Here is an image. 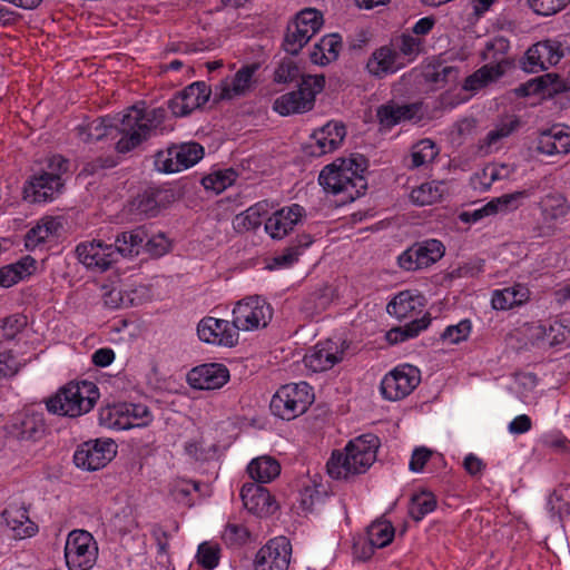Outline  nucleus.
I'll list each match as a JSON object with an SVG mask.
<instances>
[{
	"label": "nucleus",
	"mask_w": 570,
	"mask_h": 570,
	"mask_svg": "<svg viewBox=\"0 0 570 570\" xmlns=\"http://www.w3.org/2000/svg\"><path fill=\"white\" fill-rule=\"evenodd\" d=\"M104 303L109 308H118L121 306H128L131 299L128 296H124L122 292L118 288H111L104 293Z\"/></svg>",
	"instance_id": "69168bd1"
},
{
	"label": "nucleus",
	"mask_w": 570,
	"mask_h": 570,
	"mask_svg": "<svg viewBox=\"0 0 570 570\" xmlns=\"http://www.w3.org/2000/svg\"><path fill=\"white\" fill-rule=\"evenodd\" d=\"M249 476L258 483H268L278 476L279 463L271 456L254 459L247 466Z\"/></svg>",
	"instance_id": "4c0bfd02"
},
{
	"label": "nucleus",
	"mask_w": 570,
	"mask_h": 570,
	"mask_svg": "<svg viewBox=\"0 0 570 570\" xmlns=\"http://www.w3.org/2000/svg\"><path fill=\"white\" fill-rule=\"evenodd\" d=\"M535 150L548 156L568 154L570 151V128L563 125H553L541 131L537 139Z\"/></svg>",
	"instance_id": "a878e982"
},
{
	"label": "nucleus",
	"mask_w": 570,
	"mask_h": 570,
	"mask_svg": "<svg viewBox=\"0 0 570 570\" xmlns=\"http://www.w3.org/2000/svg\"><path fill=\"white\" fill-rule=\"evenodd\" d=\"M257 63L243 66L229 80H224L219 85V92L216 96L220 100H229L238 96H243L250 88L252 79L254 73L258 69Z\"/></svg>",
	"instance_id": "7c9ffc66"
},
{
	"label": "nucleus",
	"mask_w": 570,
	"mask_h": 570,
	"mask_svg": "<svg viewBox=\"0 0 570 570\" xmlns=\"http://www.w3.org/2000/svg\"><path fill=\"white\" fill-rule=\"evenodd\" d=\"M248 537V530L244 525L230 522L226 524L222 533L223 541L230 547L246 543Z\"/></svg>",
	"instance_id": "4d7b16f0"
},
{
	"label": "nucleus",
	"mask_w": 570,
	"mask_h": 570,
	"mask_svg": "<svg viewBox=\"0 0 570 570\" xmlns=\"http://www.w3.org/2000/svg\"><path fill=\"white\" fill-rule=\"evenodd\" d=\"M531 194L528 190H518L511 194H504L488 202V209L493 210L494 215L499 213H509L517 210L522 200Z\"/></svg>",
	"instance_id": "a19ab883"
},
{
	"label": "nucleus",
	"mask_w": 570,
	"mask_h": 570,
	"mask_svg": "<svg viewBox=\"0 0 570 570\" xmlns=\"http://www.w3.org/2000/svg\"><path fill=\"white\" fill-rule=\"evenodd\" d=\"M322 500L321 492L315 487H305L298 497L299 507L304 512L313 510L316 502Z\"/></svg>",
	"instance_id": "680f3d73"
},
{
	"label": "nucleus",
	"mask_w": 570,
	"mask_h": 570,
	"mask_svg": "<svg viewBox=\"0 0 570 570\" xmlns=\"http://www.w3.org/2000/svg\"><path fill=\"white\" fill-rule=\"evenodd\" d=\"M124 414L129 416L130 429L144 426L151 421V413L144 404H122Z\"/></svg>",
	"instance_id": "864d4df0"
},
{
	"label": "nucleus",
	"mask_w": 570,
	"mask_h": 570,
	"mask_svg": "<svg viewBox=\"0 0 570 570\" xmlns=\"http://www.w3.org/2000/svg\"><path fill=\"white\" fill-rule=\"evenodd\" d=\"M99 391L95 383L70 382L46 401L47 410L52 414L77 417L88 413L97 400Z\"/></svg>",
	"instance_id": "20e7f679"
},
{
	"label": "nucleus",
	"mask_w": 570,
	"mask_h": 570,
	"mask_svg": "<svg viewBox=\"0 0 570 570\" xmlns=\"http://www.w3.org/2000/svg\"><path fill=\"white\" fill-rule=\"evenodd\" d=\"M237 178V173L232 169L218 170L209 174L202 179V185L205 189H210L216 194L224 191L227 187L233 185Z\"/></svg>",
	"instance_id": "de8ad7c7"
},
{
	"label": "nucleus",
	"mask_w": 570,
	"mask_h": 570,
	"mask_svg": "<svg viewBox=\"0 0 570 570\" xmlns=\"http://www.w3.org/2000/svg\"><path fill=\"white\" fill-rule=\"evenodd\" d=\"M1 515L19 538L31 537L36 531L35 524L29 520L28 511L23 507L9 505Z\"/></svg>",
	"instance_id": "c9c22d12"
},
{
	"label": "nucleus",
	"mask_w": 570,
	"mask_h": 570,
	"mask_svg": "<svg viewBox=\"0 0 570 570\" xmlns=\"http://www.w3.org/2000/svg\"><path fill=\"white\" fill-rule=\"evenodd\" d=\"M430 323L431 318L428 316H424L420 320H414L405 324L403 327H397L389 331L386 334V338L389 340L390 343L404 342L409 338L417 336L420 332L428 328Z\"/></svg>",
	"instance_id": "37998d69"
},
{
	"label": "nucleus",
	"mask_w": 570,
	"mask_h": 570,
	"mask_svg": "<svg viewBox=\"0 0 570 570\" xmlns=\"http://www.w3.org/2000/svg\"><path fill=\"white\" fill-rule=\"evenodd\" d=\"M529 7L540 16H552L563 10L570 0H527Z\"/></svg>",
	"instance_id": "5fc2aeb1"
},
{
	"label": "nucleus",
	"mask_w": 570,
	"mask_h": 570,
	"mask_svg": "<svg viewBox=\"0 0 570 570\" xmlns=\"http://www.w3.org/2000/svg\"><path fill=\"white\" fill-rule=\"evenodd\" d=\"M212 94L205 81H196L177 92L168 100V109L176 117H184L203 107Z\"/></svg>",
	"instance_id": "6ab92c4d"
},
{
	"label": "nucleus",
	"mask_w": 570,
	"mask_h": 570,
	"mask_svg": "<svg viewBox=\"0 0 570 570\" xmlns=\"http://www.w3.org/2000/svg\"><path fill=\"white\" fill-rule=\"evenodd\" d=\"M444 191L445 184L443 181L424 183L411 191L410 198L414 204L425 206L439 202Z\"/></svg>",
	"instance_id": "58836bf2"
},
{
	"label": "nucleus",
	"mask_w": 570,
	"mask_h": 570,
	"mask_svg": "<svg viewBox=\"0 0 570 570\" xmlns=\"http://www.w3.org/2000/svg\"><path fill=\"white\" fill-rule=\"evenodd\" d=\"M422 104L413 102L405 105H397L393 101L381 105L376 110V117L382 128L391 129L402 121L420 119Z\"/></svg>",
	"instance_id": "cd10ccee"
},
{
	"label": "nucleus",
	"mask_w": 570,
	"mask_h": 570,
	"mask_svg": "<svg viewBox=\"0 0 570 570\" xmlns=\"http://www.w3.org/2000/svg\"><path fill=\"white\" fill-rule=\"evenodd\" d=\"M436 507L435 497L431 492L422 491L411 498L409 514L415 521H421Z\"/></svg>",
	"instance_id": "49530a36"
},
{
	"label": "nucleus",
	"mask_w": 570,
	"mask_h": 570,
	"mask_svg": "<svg viewBox=\"0 0 570 570\" xmlns=\"http://www.w3.org/2000/svg\"><path fill=\"white\" fill-rule=\"evenodd\" d=\"M367 167L366 158L361 154H352L348 158H337L325 166L320 176L318 183L326 191L334 195H344L345 200L353 202L361 197L367 183L363 176Z\"/></svg>",
	"instance_id": "f03ea898"
},
{
	"label": "nucleus",
	"mask_w": 570,
	"mask_h": 570,
	"mask_svg": "<svg viewBox=\"0 0 570 570\" xmlns=\"http://www.w3.org/2000/svg\"><path fill=\"white\" fill-rule=\"evenodd\" d=\"M267 213V203H257L238 214L233 224L238 232L250 230L261 226L262 217Z\"/></svg>",
	"instance_id": "ea45409f"
},
{
	"label": "nucleus",
	"mask_w": 570,
	"mask_h": 570,
	"mask_svg": "<svg viewBox=\"0 0 570 570\" xmlns=\"http://www.w3.org/2000/svg\"><path fill=\"white\" fill-rule=\"evenodd\" d=\"M563 57L561 43L556 40H544L533 45L527 51L524 69L538 72L557 65Z\"/></svg>",
	"instance_id": "5701e85b"
},
{
	"label": "nucleus",
	"mask_w": 570,
	"mask_h": 570,
	"mask_svg": "<svg viewBox=\"0 0 570 570\" xmlns=\"http://www.w3.org/2000/svg\"><path fill=\"white\" fill-rule=\"evenodd\" d=\"M197 334L203 342L228 347L236 345L239 336L232 322L210 316L198 323Z\"/></svg>",
	"instance_id": "412c9836"
},
{
	"label": "nucleus",
	"mask_w": 570,
	"mask_h": 570,
	"mask_svg": "<svg viewBox=\"0 0 570 570\" xmlns=\"http://www.w3.org/2000/svg\"><path fill=\"white\" fill-rule=\"evenodd\" d=\"M432 455V451L428 448L421 446L416 448L411 456L409 469L412 472H421L426 464V462L430 460Z\"/></svg>",
	"instance_id": "e2e57ef3"
},
{
	"label": "nucleus",
	"mask_w": 570,
	"mask_h": 570,
	"mask_svg": "<svg viewBox=\"0 0 570 570\" xmlns=\"http://www.w3.org/2000/svg\"><path fill=\"white\" fill-rule=\"evenodd\" d=\"M417 298L410 291L400 292L387 304L386 311L399 320L406 318L415 309Z\"/></svg>",
	"instance_id": "c03bdc74"
},
{
	"label": "nucleus",
	"mask_w": 570,
	"mask_h": 570,
	"mask_svg": "<svg viewBox=\"0 0 570 570\" xmlns=\"http://www.w3.org/2000/svg\"><path fill=\"white\" fill-rule=\"evenodd\" d=\"M46 432L45 413L35 407H26L18 413L10 426V433L20 441H39Z\"/></svg>",
	"instance_id": "aec40b11"
},
{
	"label": "nucleus",
	"mask_w": 570,
	"mask_h": 570,
	"mask_svg": "<svg viewBox=\"0 0 570 570\" xmlns=\"http://www.w3.org/2000/svg\"><path fill=\"white\" fill-rule=\"evenodd\" d=\"M346 136L345 126L342 122L330 121L312 135L313 144L308 146L311 156L320 157L336 150Z\"/></svg>",
	"instance_id": "b1692460"
},
{
	"label": "nucleus",
	"mask_w": 570,
	"mask_h": 570,
	"mask_svg": "<svg viewBox=\"0 0 570 570\" xmlns=\"http://www.w3.org/2000/svg\"><path fill=\"white\" fill-rule=\"evenodd\" d=\"M50 238L48 234V228L45 229L40 224L31 228L26 235V247L28 249H33L38 245L47 242Z\"/></svg>",
	"instance_id": "0e129e2a"
},
{
	"label": "nucleus",
	"mask_w": 570,
	"mask_h": 570,
	"mask_svg": "<svg viewBox=\"0 0 570 570\" xmlns=\"http://www.w3.org/2000/svg\"><path fill=\"white\" fill-rule=\"evenodd\" d=\"M292 546L286 537L271 539L262 547L255 558V570H287Z\"/></svg>",
	"instance_id": "a211bd4d"
},
{
	"label": "nucleus",
	"mask_w": 570,
	"mask_h": 570,
	"mask_svg": "<svg viewBox=\"0 0 570 570\" xmlns=\"http://www.w3.org/2000/svg\"><path fill=\"white\" fill-rule=\"evenodd\" d=\"M203 157L204 148L198 142L171 144L155 154L154 166L159 173L174 174L194 166Z\"/></svg>",
	"instance_id": "9d476101"
},
{
	"label": "nucleus",
	"mask_w": 570,
	"mask_h": 570,
	"mask_svg": "<svg viewBox=\"0 0 570 570\" xmlns=\"http://www.w3.org/2000/svg\"><path fill=\"white\" fill-rule=\"evenodd\" d=\"M342 47V37L338 33L326 35L313 46L309 59L315 65L326 66L338 58Z\"/></svg>",
	"instance_id": "2f4dec72"
},
{
	"label": "nucleus",
	"mask_w": 570,
	"mask_h": 570,
	"mask_svg": "<svg viewBox=\"0 0 570 570\" xmlns=\"http://www.w3.org/2000/svg\"><path fill=\"white\" fill-rule=\"evenodd\" d=\"M350 344L344 340L318 342L304 356L305 366L313 372H324L343 361Z\"/></svg>",
	"instance_id": "dca6fc26"
},
{
	"label": "nucleus",
	"mask_w": 570,
	"mask_h": 570,
	"mask_svg": "<svg viewBox=\"0 0 570 570\" xmlns=\"http://www.w3.org/2000/svg\"><path fill=\"white\" fill-rule=\"evenodd\" d=\"M379 439L373 434L361 435L347 443L345 452L334 451L326 468L333 479H347L364 473L375 461Z\"/></svg>",
	"instance_id": "7ed1b4c3"
},
{
	"label": "nucleus",
	"mask_w": 570,
	"mask_h": 570,
	"mask_svg": "<svg viewBox=\"0 0 570 570\" xmlns=\"http://www.w3.org/2000/svg\"><path fill=\"white\" fill-rule=\"evenodd\" d=\"M529 296L530 291L527 286L515 284L503 289H495L492 294L491 304L494 309L507 311L524 304Z\"/></svg>",
	"instance_id": "f704fd0d"
},
{
	"label": "nucleus",
	"mask_w": 570,
	"mask_h": 570,
	"mask_svg": "<svg viewBox=\"0 0 570 570\" xmlns=\"http://www.w3.org/2000/svg\"><path fill=\"white\" fill-rule=\"evenodd\" d=\"M75 253L79 263L95 272H106L117 262L114 245L106 244L100 239L78 244Z\"/></svg>",
	"instance_id": "f3484780"
},
{
	"label": "nucleus",
	"mask_w": 570,
	"mask_h": 570,
	"mask_svg": "<svg viewBox=\"0 0 570 570\" xmlns=\"http://www.w3.org/2000/svg\"><path fill=\"white\" fill-rule=\"evenodd\" d=\"M471 332V322L463 320L456 325H450L442 334V338L452 344H458L468 338Z\"/></svg>",
	"instance_id": "13d9d810"
},
{
	"label": "nucleus",
	"mask_w": 570,
	"mask_h": 570,
	"mask_svg": "<svg viewBox=\"0 0 570 570\" xmlns=\"http://www.w3.org/2000/svg\"><path fill=\"white\" fill-rule=\"evenodd\" d=\"M540 94L552 96L568 89L566 81L558 73H546L534 78Z\"/></svg>",
	"instance_id": "8fccbe9b"
},
{
	"label": "nucleus",
	"mask_w": 570,
	"mask_h": 570,
	"mask_svg": "<svg viewBox=\"0 0 570 570\" xmlns=\"http://www.w3.org/2000/svg\"><path fill=\"white\" fill-rule=\"evenodd\" d=\"M510 43L504 38H495L488 42L482 52V58L489 61V63L469 76L463 88L469 91H475L502 77L510 66V61L507 58Z\"/></svg>",
	"instance_id": "423d86ee"
},
{
	"label": "nucleus",
	"mask_w": 570,
	"mask_h": 570,
	"mask_svg": "<svg viewBox=\"0 0 570 570\" xmlns=\"http://www.w3.org/2000/svg\"><path fill=\"white\" fill-rule=\"evenodd\" d=\"M445 253V247L438 239L417 242L404 250L397 258V263L404 271L413 272L426 268L440 261Z\"/></svg>",
	"instance_id": "4468645a"
},
{
	"label": "nucleus",
	"mask_w": 570,
	"mask_h": 570,
	"mask_svg": "<svg viewBox=\"0 0 570 570\" xmlns=\"http://www.w3.org/2000/svg\"><path fill=\"white\" fill-rule=\"evenodd\" d=\"M314 402L312 386L306 382L281 386L271 400V411L283 420H293L304 414Z\"/></svg>",
	"instance_id": "0eeeda50"
},
{
	"label": "nucleus",
	"mask_w": 570,
	"mask_h": 570,
	"mask_svg": "<svg viewBox=\"0 0 570 570\" xmlns=\"http://www.w3.org/2000/svg\"><path fill=\"white\" fill-rule=\"evenodd\" d=\"M439 155V148L435 142L429 138L414 144L411 153L405 158L404 164L409 169H416L431 164Z\"/></svg>",
	"instance_id": "e433bc0d"
},
{
	"label": "nucleus",
	"mask_w": 570,
	"mask_h": 570,
	"mask_svg": "<svg viewBox=\"0 0 570 570\" xmlns=\"http://www.w3.org/2000/svg\"><path fill=\"white\" fill-rule=\"evenodd\" d=\"M367 541L362 547V552L358 553L357 546L355 552L358 558L368 559L376 548H384L390 544L394 538V528L391 522L385 520H376L372 522L366 530Z\"/></svg>",
	"instance_id": "c85d7f7f"
},
{
	"label": "nucleus",
	"mask_w": 570,
	"mask_h": 570,
	"mask_svg": "<svg viewBox=\"0 0 570 570\" xmlns=\"http://www.w3.org/2000/svg\"><path fill=\"white\" fill-rule=\"evenodd\" d=\"M37 269V261L30 255L23 256L13 264L0 268V286L8 288L32 275Z\"/></svg>",
	"instance_id": "72a5a7b5"
},
{
	"label": "nucleus",
	"mask_w": 570,
	"mask_h": 570,
	"mask_svg": "<svg viewBox=\"0 0 570 570\" xmlns=\"http://www.w3.org/2000/svg\"><path fill=\"white\" fill-rule=\"evenodd\" d=\"M116 449V443L110 439L90 440L78 446L73 454V462L85 471H96L112 460Z\"/></svg>",
	"instance_id": "ddd939ff"
},
{
	"label": "nucleus",
	"mask_w": 570,
	"mask_h": 570,
	"mask_svg": "<svg viewBox=\"0 0 570 570\" xmlns=\"http://www.w3.org/2000/svg\"><path fill=\"white\" fill-rule=\"evenodd\" d=\"M19 370V364L11 352L0 354V375L12 376Z\"/></svg>",
	"instance_id": "338daca9"
},
{
	"label": "nucleus",
	"mask_w": 570,
	"mask_h": 570,
	"mask_svg": "<svg viewBox=\"0 0 570 570\" xmlns=\"http://www.w3.org/2000/svg\"><path fill=\"white\" fill-rule=\"evenodd\" d=\"M6 340H13L27 325L26 316L13 314L0 320Z\"/></svg>",
	"instance_id": "bf43d9fd"
},
{
	"label": "nucleus",
	"mask_w": 570,
	"mask_h": 570,
	"mask_svg": "<svg viewBox=\"0 0 570 570\" xmlns=\"http://www.w3.org/2000/svg\"><path fill=\"white\" fill-rule=\"evenodd\" d=\"M69 161L60 155L51 156L46 169L35 175L23 188L24 199L31 203L52 200L63 187L61 175L68 170Z\"/></svg>",
	"instance_id": "39448f33"
},
{
	"label": "nucleus",
	"mask_w": 570,
	"mask_h": 570,
	"mask_svg": "<svg viewBox=\"0 0 570 570\" xmlns=\"http://www.w3.org/2000/svg\"><path fill=\"white\" fill-rule=\"evenodd\" d=\"M99 422L109 429H130L129 416L124 414L122 404L106 406L99 411Z\"/></svg>",
	"instance_id": "79ce46f5"
},
{
	"label": "nucleus",
	"mask_w": 570,
	"mask_h": 570,
	"mask_svg": "<svg viewBox=\"0 0 570 570\" xmlns=\"http://www.w3.org/2000/svg\"><path fill=\"white\" fill-rule=\"evenodd\" d=\"M420 380V371L416 367L409 364L399 366L383 377L381 393L386 400H401L419 385Z\"/></svg>",
	"instance_id": "2eb2a0df"
},
{
	"label": "nucleus",
	"mask_w": 570,
	"mask_h": 570,
	"mask_svg": "<svg viewBox=\"0 0 570 570\" xmlns=\"http://www.w3.org/2000/svg\"><path fill=\"white\" fill-rule=\"evenodd\" d=\"M220 548L217 543L203 542L197 550V562L206 570H213L218 566Z\"/></svg>",
	"instance_id": "09e8293b"
},
{
	"label": "nucleus",
	"mask_w": 570,
	"mask_h": 570,
	"mask_svg": "<svg viewBox=\"0 0 570 570\" xmlns=\"http://www.w3.org/2000/svg\"><path fill=\"white\" fill-rule=\"evenodd\" d=\"M304 77L301 73L298 66L291 59L283 60L274 72V80L278 83H287L297 80H302Z\"/></svg>",
	"instance_id": "6e6d98bb"
},
{
	"label": "nucleus",
	"mask_w": 570,
	"mask_h": 570,
	"mask_svg": "<svg viewBox=\"0 0 570 570\" xmlns=\"http://www.w3.org/2000/svg\"><path fill=\"white\" fill-rule=\"evenodd\" d=\"M229 380V371L224 364L207 363L191 368L187 374L188 384L196 390H216Z\"/></svg>",
	"instance_id": "4be33fe9"
},
{
	"label": "nucleus",
	"mask_w": 570,
	"mask_h": 570,
	"mask_svg": "<svg viewBox=\"0 0 570 570\" xmlns=\"http://www.w3.org/2000/svg\"><path fill=\"white\" fill-rule=\"evenodd\" d=\"M301 252L296 247H288L282 254L276 255L268 265L269 269L284 268L292 266L297 262Z\"/></svg>",
	"instance_id": "052dcab7"
},
{
	"label": "nucleus",
	"mask_w": 570,
	"mask_h": 570,
	"mask_svg": "<svg viewBox=\"0 0 570 570\" xmlns=\"http://www.w3.org/2000/svg\"><path fill=\"white\" fill-rule=\"evenodd\" d=\"M163 191L159 189L149 188L142 194L138 195L132 202V209L146 217H154L159 209V198Z\"/></svg>",
	"instance_id": "a18cd8bd"
},
{
	"label": "nucleus",
	"mask_w": 570,
	"mask_h": 570,
	"mask_svg": "<svg viewBox=\"0 0 570 570\" xmlns=\"http://www.w3.org/2000/svg\"><path fill=\"white\" fill-rule=\"evenodd\" d=\"M324 23L323 14L314 8H305L297 12L287 24L284 36V50L296 56L303 47L315 36Z\"/></svg>",
	"instance_id": "1a4fd4ad"
},
{
	"label": "nucleus",
	"mask_w": 570,
	"mask_h": 570,
	"mask_svg": "<svg viewBox=\"0 0 570 570\" xmlns=\"http://www.w3.org/2000/svg\"><path fill=\"white\" fill-rule=\"evenodd\" d=\"M98 557V547L86 530H73L68 534L65 558L69 570H90Z\"/></svg>",
	"instance_id": "9b49d317"
},
{
	"label": "nucleus",
	"mask_w": 570,
	"mask_h": 570,
	"mask_svg": "<svg viewBox=\"0 0 570 570\" xmlns=\"http://www.w3.org/2000/svg\"><path fill=\"white\" fill-rule=\"evenodd\" d=\"M539 208L543 223L552 233L556 224L564 219L570 213V203L564 195L554 191L544 195L540 199Z\"/></svg>",
	"instance_id": "c756f323"
},
{
	"label": "nucleus",
	"mask_w": 570,
	"mask_h": 570,
	"mask_svg": "<svg viewBox=\"0 0 570 570\" xmlns=\"http://www.w3.org/2000/svg\"><path fill=\"white\" fill-rule=\"evenodd\" d=\"M165 119L166 109L163 107L140 109L134 106L114 124H107L105 118H97L78 126L77 130L79 138L85 142L99 141L104 137L115 139L119 136L116 150L126 154L153 136L164 134Z\"/></svg>",
	"instance_id": "f257e3e1"
},
{
	"label": "nucleus",
	"mask_w": 570,
	"mask_h": 570,
	"mask_svg": "<svg viewBox=\"0 0 570 570\" xmlns=\"http://www.w3.org/2000/svg\"><path fill=\"white\" fill-rule=\"evenodd\" d=\"M145 246L149 254L154 256H161L168 249V242L164 235H158L156 237L147 239Z\"/></svg>",
	"instance_id": "774afa93"
},
{
	"label": "nucleus",
	"mask_w": 570,
	"mask_h": 570,
	"mask_svg": "<svg viewBox=\"0 0 570 570\" xmlns=\"http://www.w3.org/2000/svg\"><path fill=\"white\" fill-rule=\"evenodd\" d=\"M325 86L323 75L302 77L297 90L286 92L275 99L273 109L282 116L305 114L313 109L315 97Z\"/></svg>",
	"instance_id": "6e6552de"
},
{
	"label": "nucleus",
	"mask_w": 570,
	"mask_h": 570,
	"mask_svg": "<svg viewBox=\"0 0 570 570\" xmlns=\"http://www.w3.org/2000/svg\"><path fill=\"white\" fill-rule=\"evenodd\" d=\"M422 41L410 35H402L395 41V49L405 61H412L420 52Z\"/></svg>",
	"instance_id": "3c124183"
},
{
	"label": "nucleus",
	"mask_w": 570,
	"mask_h": 570,
	"mask_svg": "<svg viewBox=\"0 0 570 570\" xmlns=\"http://www.w3.org/2000/svg\"><path fill=\"white\" fill-rule=\"evenodd\" d=\"M405 63L406 61L400 57L395 48L382 47L373 53L372 59L367 63V68L370 72L381 76L387 72H395L404 67Z\"/></svg>",
	"instance_id": "473e14b6"
},
{
	"label": "nucleus",
	"mask_w": 570,
	"mask_h": 570,
	"mask_svg": "<svg viewBox=\"0 0 570 570\" xmlns=\"http://www.w3.org/2000/svg\"><path fill=\"white\" fill-rule=\"evenodd\" d=\"M244 507L253 514L266 517L275 510V502L266 488L257 483L244 484L240 490Z\"/></svg>",
	"instance_id": "bb28decb"
},
{
	"label": "nucleus",
	"mask_w": 570,
	"mask_h": 570,
	"mask_svg": "<svg viewBox=\"0 0 570 570\" xmlns=\"http://www.w3.org/2000/svg\"><path fill=\"white\" fill-rule=\"evenodd\" d=\"M519 127V120L514 116L508 117L500 122L494 129L490 130L485 137L489 147L495 145L500 139L508 137Z\"/></svg>",
	"instance_id": "603ef678"
},
{
	"label": "nucleus",
	"mask_w": 570,
	"mask_h": 570,
	"mask_svg": "<svg viewBox=\"0 0 570 570\" xmlns=\"http://www.w3.org/2000/svg\"><path fill=\"white\" fill-rule=\"evenodd\" d=\"M304 214V207L298 204L284 207L266 219L265 230L272 238L282 239L301 222Z\"/></svg>",
	"instance_id": "393cba45"
},
{
	"label": "nucleus",
	"mask_w": 570,
	"mask_h": 570,
	"mask_svg": "<svg viewBox=\"0 0 570 570\" xmlns=\"http://www.w3.org/2000/svg\"><path fill=\"white\" fill-rule=\"evenodd\" d=\"M273 311L261 296L247 297L237 303L233 309V326L239 331H252L265 327L272 320Z\"/></svg>",
	"instance_id": "f8f14e48"
}]
</instances>
